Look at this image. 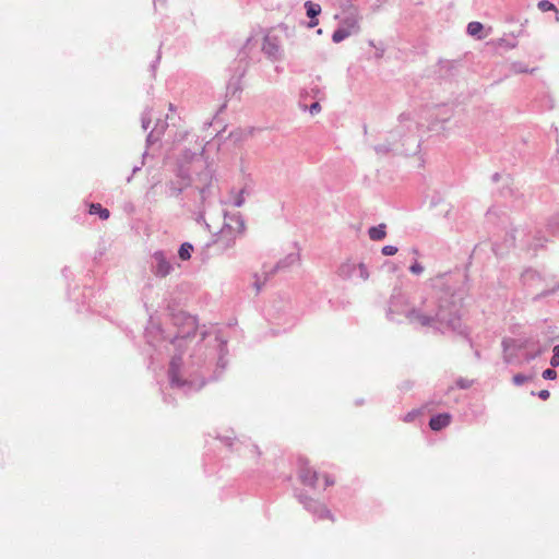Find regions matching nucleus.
I'll use <instances>...</instances> for the list:
<instances>
[{"instance_id": "52", "label": "nucleus", "mask_w": 559, "mask_h": 559, "mask_svg": "<svg viewBox=\"0 0 559 559\" xmlns=\"http://www.w3.org/2000/svg\"><path fill=\"white\" fill-rule=\"evenodd\" d=\"M62 275L64 276V278L67 281H69V277H70V275H72V273H71V271H70V269L68 266L62 269Z\"/></svg>"}, {"instance_id": "39", "label": "nucleus", "mask_w": 559, "mask_h": 559, "mask_svg": "<svg viewBox=\"0 0 559 559\" xmlns=\"http://www.w3.org/2000/svg\"><path fill=\"white\" fill-rule=\"evenodd\" d=\"M557 288H558V287H555V288H551V289H545V290H543L542 293L537 294V295L533 298V300H534V301H538V300H540V299H543V298H545V297H548V296L552 295V294L556 292V289H557Z\"/></svg>"}, {"instance_id": "28", "label": "nucleus", "mask_w": 559, "mask_h": 559, "mask_svg": "<svg viewBox=\"0 0 559 559\" xmlns=\"http://www.w3.org/2000/svg\"><path fill=\"white\" fill-rule=\"evenodd\" d=\"M441 70L449 72L450 75H454L457 72L459 64L454 61L445 60L441 61Z\"/></svg>"}, {"instance_id": "2", "label": "nucleus", "mask_w": 559, "mask_h": 559, "mask_svg": "<svg viewBox=\"0 0 559 559\" xmlns=\"http://www.w3.org/2000/svg\"><path fill=\"white\" fill-rule=\"evenodd\" d=\"M462 301V290L445 286L436 292L431 305H425L419 309L408 308L406 295L400 287H394L388 304L386 318L397 323L402 322V318H406L414 325L432 328L441 333L456 332L473 347V342L461 320Z\"/></svg>"}, {"instance_id": "31", "label": "nucleus", "mask_w": 559, "mask_h": 559, "mask_svg": "<svg viewBox=\"0 0 559 559\" xmlns=\"http://www.w3.org/2000/svg\"><path fill=\"white\" fill-rule=\"evenodd\" d=\"M151 109L150 108H146L143 112H142V116H141V123H142V128L144 130H147L151 122H152V116H151Z\"/></svg>"}, {"instance_id": "35", "label": "nucleus", "mask_w": 559, "mask_h": 559, "mask_svg": "<svg viewBox=\"0 0 559 559\" xmlns=\"http://www.w3.org/2000/svg\"><path fill=\"white\" fill-rule=\"evenodd\" d=\"M513 384L516 386H520L528 381V376L524 373H516L513 376Z\"/></svg>"}, {"instance_id": "57", "label": "nucleus", "mask_w": 559, "mask_h": 559, "mask_svg": "<svg viewBox=\"0 0 559 559\" xmlns=\"http://www.w3.org/2000/svg\"><path fill=\"white\" fill-rule=\"evenodd\" d=\"M500 178V174L499 173H495L492 176H491V179L493 182H497Z\"/></svg>"}, {"instance_id": "49", "label": "nucleus", "mask_w": 559, "mask_h": 559, "mask_svg": "<svg viewBox=\"0 0 559 559\" xmlns=\"http://www.w3.org/2000/svg\"><path fill=\"white\" fill-rule=\"evenodd\" d=\"M207 191H209V187L207 186H204V187L199 189V194H200L201 201L205 200Z\"/></svg>"}, {"instance_id": "44", "label": "nucleus", "mask_w": 559, "mask_h": 559, "mask_svg": "<svg viewBox=\"0 0 559 559\" xmlns=\"http://www.w3.org/2000/svg\"><path fill=\"white\" fill-rule=\"evenodd\" d=\"M456 385L460 388V389H463V390H466L471 386V381L467 380V379H463V378H460L457 381H456Z\"/></svg>"}, {"instance_id": "53", "label": "nucleus", "mask_w": 559, "mask_h": 559, "mask_svg": "<svg viewBox=\"0 0 559 559\" xmlns=\"http://www.w3.org/2000/svg\"><path fill=\"white\" fill-rule=\"evenodd\" d=\"M160 57L157 56L156 59L151 63V70L152 72H155L157 64L159 63Z\"/></svg>"}, {"instance_id": "3", "label": "nucleus", "mask_w": 559, "mask_h": 559, "mask_svg": "<svg viewBox=\"0 0 559 559\" xmlns=\"http://www.w3.org/2000/svg\"><path fill=\"white\" fill-rule=\"evenodd\" d=\"M171 329H163L160 325H153L146 328L144 337L146 343L157 349L159 343L173 345L176 350H181L183 343L187 344L190 340L194 338L198 331V322L195 317L185 312L178 311L170 314Z\"/></svg>"}, {"instance_id": "24", "label": "nucleus", "mask_w": 559, "mask_h": 559, "mask_svg": "<svg viewBox=\"0 0 559 559\" xmlns=\"http://www.w3.org/2000/svg\"><path fill=\"white\" fill-rule=\"evenodd\" d=\"M350 35V29L345 28V26H338L332 34V40L335 44H338L346 39Z\"/></svg>"}, {"instance_id": "45", "label": "nucleus", "mask_w": 559, "mask_h": 559, "mask_svg": "<svg viewBox=\"0 0 559 559\" xmlns=\"http://www.w3.org/2000/svg\"><path fill=\"white\" fill-rule=\"evenodd\" d=\"M323 478H324V486H325V488L326 487H331V486H333L335 484V478L332 475H330V474H324Z\"/></svg>"}, {"instance_id": "34", "label": "nucleus", "mask_w": 559, "mask_h": 559, "mask_svg": "<svg viewBox=\"0 0 559 559\" xmlns=\"http://www.w3.org/2000/svg\"><path fill=\"white\" fill-rule=\"evenodd\" d=\"M557 371L555 370V368H548V369H545L542 373V377L545 379V380H548V381H552V380H556L557 379Z\"/></svg>"}, {"instance_id": "40", "label": "nucleus", "mask_w": 559, "mask_h": 559, "mask_svg": "<svg viewBox=\"0 0 559 559\" xmlns=\"http://www.w3.org/2000/svg\"><path fill=\"white\" fill-rule=\"evenodd\" d=\"M559 218L557 217H552L550 221H549V224H548V228L550 229V231L555 235L557 233H559Z\"/></svg>"}, {"instance_id": "38", "label": "nucleus", "mask_w": 559, "mask_h": 559, "mask_svg": "<svg viewBox=\"0 0 559 559\" xmlns=\"http://www.w3.org/2000/svg\"><path fill=\"white\" fill-rule=\"evenodd\" d=\"M397 247L392 245H386L381 249V253L383 255H394L397 252Z\"/></svg>"}, {"instance_id": "61", "label": "nucleus", "mask_w": 559, "mask_h": 559, "mask_svg": "<svg viewBox=\"0 0 559 559\" xmlns=\"http://www.w3.org/2000/svg\"><path fill=\"white\" fill-rule=\"evenodd\" d=\"M413 142L416 144L415 150H417L419 147V141H417L416 139H413Z\"/></svg>"}, {"instance_id": "22", "label": "nucleus", "mask_w": 559, "mask_h": 559, "mask_svg": "<svg viewBox=\"0 0 559 559\" xmlns=\"http://www.w3.org/2000/svg\"><path fill=\"white\" fill-rule=\"evenodd\" d=\"M267 273H270V270L263 271V280L260 274H258V273L253 274L254 281L252 283V287L255 289L257 294H259L261 292V289L265 285V283L272 277V276H267Z\"/></svg>"}, {"instance_id": "15", "label": "nucleus", "mask_w": 559, "mask_h": 559, "mask_svg": "<svg viewBox=\"0 0 559 559\" xmlns=\"http://www.w3.org/2000/svg\"><path fill=\"white\" fill-rule=\"evenodd\" d=\"M308 91H300L299 95V106L304 110H308L312 116L319 114L321 111V100H313L311 104H308Z\"/></svg>"}, {"instance_id": "47", "label": "nucleus", "mask_w": 559, "mask_h": 559, "mask_svg": "<svg viewBox=\"0 0 559 559\" xmlns=\"http://www.w3.org/2000/svg\"><path fill=\"white\" fill-rule=\"evenodd\" d=\"M537 396L543 400V401H546L549 399L550 396V392L548 390H540L538 393H536Z\"/></svg>"}, {"instance_id": "19", "label": "nucleus", "mask_w": 559, "mask_h": 559, "mask_svg": "<svg viewBox=\"0 0 559 559\" xmlns=\"http://www.w3.org/2000/svg\"><path fill=\"white\" fill-rule=\"evenodd\" d=\"M409 115L408 114H401L399 116V120H400V126L396 128V130L392 131L391 132V135L394 136L395 134H397L401 138H404L406 136V133L405 131H411V126H405L404 122L406 121H409Z\"/></svg>"}, {"instance_id": "5", "label": "nucleus", "mask_w": 559, "mask_h": 559, "mask_svg": "<svg viewBox=\"0 0 559 559\" xmlns=\"http://www.w3.org/2000/svg\"><path fill=\"white\" fill-rule=\"evenodd\" d=\"M294 496L298 500L300 504H302L304 509L308 511L314 520H324L329 519L334 522V515L332 512L325 507V504L320 501L311 498L301 489H294Z\"/></svg>"}, {"instance_id": "23", "label": "nucleus", "mask_w": 559, "mask_h": 559, "mask_svg": "<svg viewBox=\"0 0 559 559\" xmlns=\"http://www.w3.org/2000/svg\"><path fill=\"white\" fill-rule=\"evenodd\" d=\"M192 252H193V246L190 242L186 241L179 246L178 257L182 261H188L191 259Z\"/></svg>"}, {"instance_id": "50", "label": "nucleus", "mask_w": 559, "mask_h": 559, "mask_svg": "<svg viewBox=\"0 0 559 559\" xmlns=\"http://www.w3.org/2000/svg\"><path fill=\"white\" fill-rule=\"evenodd\" d=\"M162 393H163V400H164L165 403L174 404L175 400L171 397L170 394H167L165 391H162Z\"/></svg>"}, {"instance_id": "26", "label": "nucleus", "mask_w": 559, "mask_h": 559, "mask_svg": "<svg viewBox=\"0 0 559 559\" xmlns=\"http://www.w3.org/2000/svg\"><path fill=\"white\" fill-rule=\"evenodd\" d=\"M515 343H516V341L513 340V338H503L502 340L501 345H502L503 353H504L503 360H504L506 364H512V361H513L512 356L509 355L507 352H508L509 347L511 345H515Z\"/></svg>"}, {"instance_id": "32", "label": "nucleus", "mask_w": 559, "mask_h": 559, "mask_svg": "<svg viewBox=\"0 0 559 559\" xmlns=\"http://www.w3.org/2000/svg\"><path fill=\"white\" fill-rule=\"evenodd\" d=\"M537 7L542 12L556 11V5L549 0H540Z\"/></svg>"}, {"instance_id": "37", "label": "nucleus", "mask_w": 559, "mask_h": 559, "mask_svg": "<svg viewBox=\"0 0 559 559\" xmlns=\"http://www.w3.org/2000/svg\"><path fill=\"white\" fill-rule=\"evenodd\" d=\"M392 150L393 148H392V145L390 143L378 144V145L374 146V151L378 154H388Z\"/></svg>"}, {"instance_id": "59", "label": "nucleus", "mask_w": 559, "mask_h": 559, "mask_svg": "<svg viewBox=\"0 0 559 559\" xmlns=\"http://www.w3.org/2000/svg\"><path fill=\"white\" fill-rule=\"evenodd\" d=\"M364 403H365L364 399H357V400L355 401V405H356V406H360V405H362Z\"/></svg>"}, {"instance_id": "4", "label": "nucleus", "mask_w": 559, "mask_h": 559, "mask_svg": "<svg viewBox=\"0 0 559 559\" xmlns=\"http://www.w3.org/2000/svg\"><path fill=\"white\" fill-rule=\"evenodd\" d=\"M215 440L227 448L230 452H236L239 455H246L247 452L253 455L259 454L258 445L251 443L249 439L241 440L237 438L233 429L227 430L225 433H217Z\"/></svg>"}, {"instance_id": "17", "label": "nucleus", "mask_w": 559, "mask_h": 559, "mask_svg": "<svg viewBox=\"0 0 559 559\" xmlns=\"http://www.w3.org/2000/svg\"><path fill=\"white\" fill-rule=\"evenodd\" d=\"M368 236L373 241H379V240L384 239L386 236V225L384 223H381L376 226H371L368 229Z\"/></svg>"}, {"instance_id": "30", "label": "nucleus", "mask_w": 559, "mask_h": 559, "mask_svg": "<svg viewBox=\"0 0 559 559\" xmlns=\"http://www.w3.org/2000/svg\"><path fill=\"white\" fill-rule=\"evenodd\" d=\"M157 131H158V123H155L154 129L146 136V145L147 146L153 145L154 143H156L159 140L160 135L156 134Z\"/></svg>"}, {"instance_id": "51", "label": "nucleus", "mask_w": 559, "mask_h": 559, "mask_svg": "<svg viewBox=\"0 0 559 559\" xmlns=\"http://www.w3.org/2000/svg\"><path fill=\"white\" fill-rule=\"evenodd\" d=\"M412 386H413V383H412L411 381H405V382H403V383L401 384L400 389H401L402 391H408V390H411V389H412Z\"/></svg>"}, {"instance_id": "6", "label": "nucleus", "mask_w": 559, "mask_h": 559, "mask_svg": "<svg viewBox=\"0 0 559 559\" xmlns=\"http://www.w3.org/2000/svg\"><path fill=\"white\" fill-rule=\"evenodd\" d=\"M68 297L76 304L78 312L93 310V298L95 296L93 288L88 285L85 284L81 290L79 286L71 287V284L68 283Z\"/></svg>"}, {"instance_id": "25", "label": "nucleus", "mask_w": 559, "mask_h": 559, "mask_svg": "<svg viewBox=\"0 0 559 559\" xmlns=\"http://www.w3.org/2000/svg\"><path fill=\"white\" fill-rule=\"evenodd\" d=\"M341 26H345V28L350 29V34L356 33L359 29L358 21L354 15L346 16L342 21Z\"/></svg>"}, {"instance_id": "62", "label": "nucleus", "mask_w": 559, "mask_h": 559, "mask_svg": "<svg viewBox=\"0 0 559 559\" xmlns=\"http://www.w3.org/2000/svg\"><path fill=\"white\" fill-rule=\"evenodd\" d=\"M556 20L559 21V11L556 9Z\"/></svg>"}, {"instance_id": "63", "label": "nucleus", "mask_w": 559, "mask_h": 559, "mask_svg": "<svg viewBox=\"0 0 559 559\" xmlns=\"http://www.w3.org/2000/svg\"><path fill=\"white\" fill-rule=\"evenodd\" d=\"M554 347L557 350V353L559 354V344L555 345Z\"/></svg>"}, {"instance_id": "21", "label": "nucleus", "mask_w": 559, "mask_h": 559, "mask_svg": "<svg viewBox=\"0 0 559 559\" xmlns=\"http://www.w3.org/2000/svg\"><path fill=\"white\" fill-rule=\"evenodd\" d=\"M484 25L480 22L473 21L467 24L466 33L471 36L483 38Z\"/></svg>"}, {"instance_id": "41", "label": "nucleus", "mask_w": 559, "mask_h": 559, "mask_svg": "<svg viewBox=\"0 0 559 559\" xmlns=\"http://www.w3.org/2000/svg\"><path fill=\"white\" fill-rule=\"evenodd\" d=\"M409 271L411 273L413 274H421L423 271H424V266L418 262V261H415L411 266H409Z\"/></svg>"}, {"instance_id": "43", "label": "nucleus", "mask_w": 559, "mask_h": 559, "mask_svg": "<svg viewBox=\"0 0 559 559\" xmlns=\"http://www.w3.org/2000/svg\"><path fill=\"white\" fill-rule=\"evenodd\" d=\"M550 366L552 368H557L559 367V354L557 353V350L555 349V347L552 348V356L550 358Z\"/></svg>"}, {"instance_id": "7", "label": "nucleus", "mask_w": 559, "mask_h": 559, "mask_svg": "<svg viewBox=\"0 0 559 559\" xmlns=\"http://www.w3.org/2000/svg\"><path fill=\"white\" fill-rule=\"evenodd\" d=\"M337 274L343 280L366 282L369 276L368 266L364 262L346 261L338 266Z\"/></svg>"}, {"instance_id": "55", "label": "nucleus", "mask_w": 559, "mask_h": 559, "mask_svg": "<svg viewBox=\"0 0 559 559\" xmlns=\"http://www.w3.org/2000/svg\"><path fill=\"white\" fill-rule=\"evenodd\" d=\"M141 169V166H134L133 169H132V174L130 177L127 178V181L130 182L131 181V178L134 174H136L139 170Z\"/></svg>"}, {"instance_id": "60", "label": "nucleus", "mask_w": 559, "mask_h": 559, "mask_svg": "<svg viewBox=\"0 0 559 559\" xmlns=\"http://www.w3.org/2000/svg\"><path fill=\"white\" fill-rule=\"evenodd\" d=\"M474 355L477 359H480V352L478 349H475Z\"/></svg>"}, {"instance_id": "13", "label": "nucleus", "mask_w": 559, "mask_h": 559, "mask_svg": "<svg viewBox=\"0 0 559 559\" xmlns=\"http://www.w3.org/2000/svg\"><path fill=\"white\" fill-rule=\"evenodd\" d=\"M298 261L299 253H288L285 258L281 259L273 267L270 269V273H267V276H273L276 272L285 271L292 265L296 264Z\"/></svg>"}, {"instance_id": "11", "label": "nucleus", "mask_w": 559, "mask_h": 559, "mask_svg": "<svg viewBox=\"0 0 559 559\" xmlns=\"http://www.w3.org/2000/svg\"><path fill=\"white\" fill-rule=\"evenodd\" d=\"M226 222L224 224L223 234L225 230H231L235 235L228 240L227 246H230L235 242L236 235H242L246 229V224L243 217L237 213L225 217Z\"/></svg>"}, {"instance_id": "42", "label": "nucleus", "mask_w": 559, "mask_h": 559, "mask_svg": "<svg viewBox=\"0 0 559 559\" xmlns=\"http://www.w3.org/2000/svg\"><path fill=\"white\" fill-rule=\"evenodd\" d=\"M243 193H245V189L240 190L238 195L234 199L233 203L236 207H240L245 203Z\"/></svg>"}, {"instance_id": "12", "label": "nucleus", "mask_w": 559, "mask_h": 559, "mask_svg": "<svg viewBox=\"0 0 559 559\" xmlns=\"http://www.w3.org/2000/svg\"><path fill=\"white\" fill-rule=\"evenodd\" d=\"M452 421V415L450 413H438L432 415L429 419V428L432 431H441L448 427Z\"/></svg>"}, {"instance_id": "48", "label": "nucleus", "mask_w": 559, "mask_h": 559, "mask_svg": "<svg viewBox=\"0 0 559 559\" xmlns=\"http://www.w3.org/2000/svg\"><path fill=\"white\" fill-rule=\"evenodd\" d=\"M156 123H158V131L156 132V134L162 135L164 133L167 124H166V122H164L159 119L157 120Z\"/></svg>"}, {"instance_id": "58", "label": "nucleus", "mask_w": 559, "mask_h": 559, "mask_svg": "<svg viewBox=\"0 0 559 559\" xmlns=\"http://www.w3.org/2000/svg\"><path fill=\"white\" fill-rule=\"evenodd\" d=\"M205 218H204V214L203 213H199L198 217H197V222L198 223H201V222H204Z\"/></svg>"}, {"instance_id": "29", "label": "nucleus", "mask_w": 559, "mask_h": 559, "mask_svg": "<svg viewBox=\"0 0 559 559\" xmlns=\"http://www.w3.org/2000/svg\"><path fill=\"white\" fill-rule=\"evenodd\" d=\"M544 352V348L540 345H537L536 349L526 352L524 355V360L526 362H531L539 357Z\"/></svg>"}, {"instance_id": "16", "label": "nucleus", "mask_w": 559, "mask_h": 559, "mask_svg": "<svg viewBox=\"0 0 559 559\" xmlns=\"http://www.w3.org/2000/svg\"><path fill=\"white\" fill-rule=\"evenodd\" d=\"M185 185L180 183L178 180H171L166 183V194L169 198H178L182 194V192L187 189Z\"/></svg>"}, {"instance_id": "64", "label": "nucleus", "mask_w": 559, "mask_h": 559, "mask_svg": "<svg viewBox=\"0 0 559 559\" xmlns=\"http://www.w3.org/2000/svg\"><path fill=\"white\" fill-rule=\"evenodd\" d=\"M527 376H528V381L533 380V378H534L533 373L532 374H527Z\"/></svg>"}, {"instance_id": "14", "label": "nucleus", "mask_w": 559, "mask_h": 559, "mask_svg": "<svg viewBox=\"0 0 559 559\" xmlns=\"http://www.w3.org/2000/svg\"><path fill=\"white\" fill-rule=\"evenodd\" d=\"M304 7L306 10L307 16L310 19V21L308 23V27L312 28V27L317 26L319 24L318 16L321 13V5L319 3L308 0L304 3Z\"/></svg>"}, {"instance_id": "10", "label": "nucleus", "mask_w": 559, "mask_h": 559, "mask_svg": "<svg viewBox=\"0 0 559 559\" xmlns=\"http://www.w3.org/2000/svg\"><path fill=\"white\" fill-rule=\"evenodd\" d=\"M298 464V478L302 485L314 487L318 481V473L309 467L308 460L304 456H299L297 460Z\"/></svg>"}, {"instance_id": "33", "label": "nucleus", "mask_w": 559, "mask_h": 559, "mask_svg": "<svg viewBox=\"0 0 559 559\" xmlns=\"http://www.w3.org/2000/svg\"><path fill=\"white\" fill-rule=\"evenodd\" d=\"M211 464H212V457L210 456L209 453H206L203 459V467H204L205 474H207V475H212L215 472V468L212 467Z\"/></svg>"}, {"instance_id": "56", "label": "nucleus", "mask_w": 559, "mask_h": 559, "mask_svg": "<svg viewBox=\"0 0 559 559\" xmlns=\"http://www.w3.org/2000/svg\"><path fill=\"white\" fill-rule=\"evenodd\" d=\"M514 67H515V69H516V71H518V72H521V73H522V72H527V69H526V68H524V67H522L521 64H519V66H518V64H515Z\"/></svg>"}, {"instance_id": "20", "label": "nucleus", "mask_w": 559, "mask_h": 559, "mask_svg": "<svg viewBox=\"0 0 559 559\" xmlns=\"http://www.w3.org/2000/svg\"><path fill=\"white\" fill-rule=\"evenodd\" d=\"M301 91H308V99L323 100L325 98L324 91L319 85H310L309 87L302 88Z\"/></svg>"}, {"instance_id": "54", "label": "nucleus", "mask_w": 559, "mask_h": 559, "mask_svg": "<svg viewBox=\"0 0 559 559\" xmlns=\"http://www.w3.org/2000/svg\"><path fill=\"white\" fill-rule=\"evenodd\" d=\"M194 155L195 153L192 152L191 150H186L183 154L185 158H192Z\"/></svg>"}, {"instance_id": "1", "label": "nucleus", "mask_w": 559, "mask_h": 559, "mask_svg": "<svg viewBox=\"0 0 559 559\" xmlns=\"http://www.w3.org/2000/svg\"><path fill=\"white\" fill-rule=\"evenodd\" d=\"M227 340L217 332L202 333L187 360L181 354L171 357L167 370L169 386L190 395L199 392L206 383L221 379L227 367Z\"/></svg>"}, {"instance_id": "46", "label": "nucleus", "mask_w": 559, "mask_h": 559, "mask_svg": "<svg viewBox=\"0 0 559 559\" xmlns=\"http://www.w3.org/2000/svg\"><path fill=\"white\" fill-rule=\"evenodd\" d=\"M417 416V412L416 411H412V412H408L404 417H403V420L405 423H412L415 417Z\"/></svg>"}, {"instance_id": "36", "label": "nucleus", "mask_w": 559, "mask_h": 559, "mask_svg": "<svg viewBox=\"0 0 559 559\" xmlns=\"http://www.w3.org/2000/svg\"><path fill=\"white\" fill-rule=\"evenodd\" d=\"M535 277H539V273L533 269H526L522 273V280L525 282L527 280H534Z\"/></svg>"}, {"instance_id": "8", "label": "nucleus", "mask_w": 559, "mask_h": 559, "mask_svg": "<svg viewBox=\"0 0 559 559\" xmlns=\"http://www.w3.org/2000/svg\"><path fill=\"white\" fill-rule=\"evenodd\" d=\"M151 258V271L156 277L164 278L173 272L171 259L164 250H156Z\"/></svg>"}, {"instance_id": "18", "label": "nucleus", "mask_w": 559, "mask_h": 559, "mask_svg": "<svg viewBox=\"0 0 559 559\" xmlns=\"http://www.w3.org/2000/svg\"><path fill=\"white\" fill-rule=\"evenodd\" d=\"M88 213L91 215H97L103 221L108 219L110 216L109 210L104 207L100 203H90Z\"/></svg>"}, {"instance_id": "9", "label": "nucleus", "mask_w": 559, "mask_h": 559, "mask_svg": "<svg viewBox=\"0 0 559 559\" xmlns=\"http://www.w3.org/2000/svg\"><path fill=\"white\" fill-rule=\"evenodd\" d=\"M262 51L272 61L283 59V49L277 36L265 35L262 44Z\"/></svg>"}, {"instance_id": "27", "label": "nucleus", "mask_w": 559, "mask_h": 559, "mask_svg": "<svg viewBox=\"0 0 559 559\" xmlns=\"http://www.w3.org/2000/svg\"><path fill=\"white\" fill-rule=\"evenodd\" d=\"M177 180L180 181V183L185 185L186 187L191 186V177L188 171V169H185L183 167H180L177 173Z\"/></svg>"}]
</instances>
